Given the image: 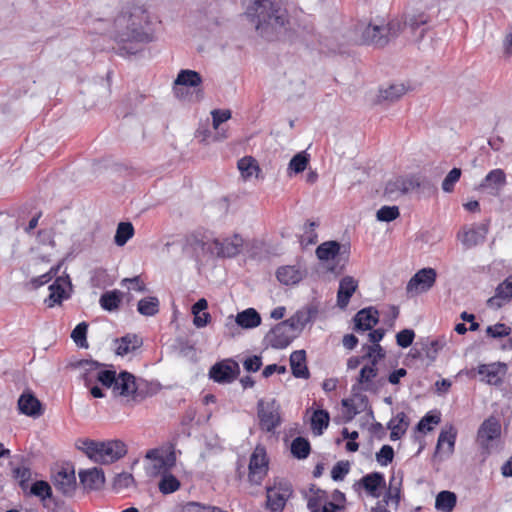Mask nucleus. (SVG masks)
<instances>
[{
  "mask_svg": "<svg viewBox=\"0 0 512 512\" xmlns=\"http://www.w3.org/2000/svg\"><path fill=\"white\" fill-rule=\"evenodd\" d=\"M318 314V309L315 306H309L305 310H298L294 316L296 319V322L300 325V327L303 329L306 324L313 321V319L316 318Z\"/></svg>",
  "mask_w": 512,
  "mask_h": 512,
  "instance_id": "obj_52",
  "label": "nucleus"
},
{
  "mask_svg": "<svg viewBox=\"0 0 512 512\" xmlns=\"http://www.w3.org/2000/svg\"><path fill=\"white\" fill-rule=\"evenodd\" d=\"M456 504V494L448 490L440 491L435 499V509L441 512H451Z\"/></svg>",
  "mask_w": 512,
  "mask_h": 512,
  "instance_id": "obj_38",
  "label": "nucleus"
},
{
  "mask_svg": "<svg viewBox=\"0 0 512 512\" xmlns=\"http://www.w3.org/2000/svg\"><path fill=\"white\" fill-rule=\"evenodd\" d=\"M213 244L205 242L199 238L196 234H190L185 238L184 250L190 249L192 253L198 258L199 252L202 254L214 255Z\"/></svg>",
  "mask_w": 512,
  "mask_h": 512,
  "instance_id": "obj_31",
  "label": "nucleus"
},
{
  "mask_svg": "<svg viewBox=\"0 0 512 512\" xmlns=\"http://www.w3.org/2000/svg\"><path fill=\"white\" fill-rule=\"evenodd\" d=\"M330 423V414L325 409H317L313 412L310 418L311 429L316 436L324 433Z\"/></svg>",
  "mask_w": 512,
  "mask_h": 512,
  "instance_id": "obj_36",
  "label": "nucleus"
},
{
  "mask_svg": "<svg viewBox=\"0 0 512 512\" xmlns=\"http://www.w3.org/2000/svg\"><path fill=\"white\" fill-rule=\"evenodd\" d=\"M202 83V76L199 72L190 69H182L179 71L174 81V92L177 97H183V88L192 87L196 88Z\"/></svg>",
  "mask_w": 512,
  "mask_h": 512,
  "instance_id": "obj_22",
  "label": "nucleus"
},
{
  "mask_svg": "<svg viewBox=\"0 0 512 512\" xmlns=\"http://www.w3.org/2000/svg\"><path fill=\"white\" fill-rule=\"evenodd\" d=\"M76 448L98 464L114 463L127 454L126 444L119 439L106 441L79 439Z\"/></svg>",
  "mask_w": 512,
  "mask_h": 512,
  "instance_id": "obj_4",
  "label": "nucleus"
},
{
  "mask_svg": "<svg viewBox=\"0 0 512 512\" xmlns=\"http://www.w3.org/2000/svg\"><path fill=\"white\" fill-rule=\"evenodd\" d=\"M387 380L384 377H380L376 380H372L369 384L365 385V387H359L358 384L352 385V392L354 393L355 397L359 399L360 405L363 406V408H366L368 406L369 400L366 395L358 394L359 391H366L373 394H377L380 389L386 384Z\"/></svg>",
  "mask_w": 512,
  "mask_h": 512,
  "instance_id": "obj_32",
  "label": "nucleus"
},
{
  "mask_svg": "<svg viewBox=\"0 0 512 512\" xmlns=\"http://www.w3.org/2000/svg\"><path fill=\"white\" fill-rule=\"evenodd\" d=\"M49 291V296L44 300V303L49 308L62 304L64 300L69 299L71 296L63 287L62 279H55V281L49 285Z\"/></svg>",
  "mask_w": 512,
  "mask_h": 512,
  "instance_id": "obj_29",
  "label": "nucleus"
},
{
  "mask_svg": "<svg viewBox=\"0 0 512 512\" xmlns=\"http://www.w3.org/2000/svg\"><path fill=\"white\" fill-rule=\"evenodd\" d=\"M262 357L260 355H251L244 359L243 367L245 371L255 373L262 367Z\"/></svg>",
  "mask_w": 512,
  "mask_h": 512,
  "instance_id": "obj_64",
  "label": "nucleus"
},
{
  "mask_svg": "<svg viewBox=\"0 0 512 512\" xmlns=\"http://www.w3.org/2000/svg\"><path fill=\"white\" fill-rule=\"evenodd\" d=\"M266 497V509L270 512H283L289 499L281 492H277L268 486H266Z\"/></svg>",
  "mask_w": 512,
  "mask_h": 512,
  "instance_id": "obj_35",
  "label": "nucleus"
},
{
  "mask_svg": "<svg viewBox=\"0 0 512 512\" xmlns=\"http://www.w3.org/2000/svg\"><path fill=\"white\" fill-rule=\"evenodd\" d=\"M268 487L273 488L277 492H281L286 498H291L293 496L292 484L285 479L276 478L273 485H268Z\"/></svg>",
  "mask_w": 512,
  "mask_h": 512,
  "instance_id": "obj_63",
  "label": "nucleus"
},
{
  "mask_svg": "<svg viewBox=\"0 0 512 512\" xmlns=\"http://www.w3.org/2000/svg\"><path fill=\"white\" fill-rule=\"evenodd\" d=\"M500 436V421L494 416L485 419L477 431V442L482 449V454L489 455L491 453V442L500 438Z\"/></svg>",
  "mask_w": 512,
  "mask_h": 512,
  "instance_id": "obj_10",
  "label": "nucleus"
},
{
  "mask_svg": "<svg viewBox=\"0 0 512 512\" xmlns=\"http://www.w3.org/2000/svg\"><path fill=\"white\" fill-rule=\"evenodd\" d=\"M315 253L320 261H335L328 270L332 273L340 274L348 262L350 244H342L336 240L325 241L316 248Z\"/></svg>",
  "mask_w": 512,
  "mask_h": 512,
  "instance_id": "obj_5",
  "label": "nucleus"
},
{
  "mask_svg": "<svg viewBox=\"0 0 512 512\" xmlns=\"http://www.w3.org/2000/svg\"><path fill=\"white\" fill-rule=\"evenodd\" d=\"M134 235V227L131 222H120L117 226L114 243L122 247L124 246Z\"/></svg>",
  "mask_w": 512,
  "mask_h": 512,
  "instance_id": "obj_46",
  "label": "nucleus"
},
{
  "mask_svg": "<svg viewBox=\"0 0 512 512\" xmlns=\"http://www.w3.org/2000/svg\"><path fill=\"white\" fill-rule=\"evenodd\" d=\"M181 486L179 479L168 471H164L158 482L159 491L168 495L177 491Z\"/></svg>",
  "mask_w": 512,
  "mask_h": 512,
  "instance_id": "obj_43",
  "label": "nucleus"
},
{
  "mask_svg": "<svg viewBox=\"0 0 512 512\" xmlns=\"http://www.w3.org/2000/svg\"><path fill=\"white\" fill-rule=\"evenodd\" d=\"M394 449L392 446L385 444L383 445L378 452H376V461L381 466H387L392 463L394 459Z\"/></svg>",
  "mask_w": 512,
  "mask_h": 512,
  "instance_id": "obj_59",
  "label": "nucleus"
},
{
  "mask_svg": "<svg viewBox=\"0 0 512 512\" xmlns=\"http://www.w3.org/2000/svg\"><path fill=\"white\" fill-rule=\"evenodd\" d=\"M245 15L255 25L257 34L269 42L294 44L305 35L295 30V21L280 0H241Z\"/></svg>",
  "mask_w": 512,
  "mask_h": 512,
  "instance_id": "obj_1",
  "label": "nucleus"
},
{
  "mask_svg": "<svg viewBox=\"0 0 512 512\" xmlns=\"http://www.w3.org/2000/svg\"><path fill=\"white\" fill-rule=\"evenodd\" d=\"M309 160L310 155L306 151L296 153L289 161L287 168L288 176L302 173L307 168Z\"/></svg>",
  "mask_w": 512,
  "mask_h": 512,
  "instance_id": "obj_42",
  "label": "nucleus"
},
{
  "mask_svg": "<svg viewBox=\"0 0 512 512\" xmlns=\"http://www.w3.org/2000/svg\"><path fill=\"white\" fill-rule=\"evenodd\" d=\"M350 471L349 461H338L331 470V478L335 482L343 481Z\"/></svg>",
  "mask_w": 512,
  "mask_h": 512,
  "instance_id": "obj_57",
  "label": "nucleus"
},
{
  "mask_svg": "<svg viewBox=\"0 0 512 512\" xmlns=\"http://www.w3.org/2000/svg\"><path fill=\"white\" fill-rule=\"evenodd\" d=\"M506 184V174L502 169H493L491 170L481 181L477 189L485 190L489 189V194L493 196H497L499 191Z\"/></svg>",
  "mask_w": 512,
  "mask_h": 512,
  "instance_id": "obj_23",
  "label": "nucleus"
},
{
  "mask_svg": "<svg viewBox=\"0 0 512 512\" xmlns=\"http://www.w3.org/2000/svg\"><path fill=\"white\" fill-rule=\"evenodd\" d=\"M269 460L264 446L258 445L249 461L248 480L252 485H260L269 470Z\"/></svg>",
  "mask_w": 512,
  "mask_h": 512,
  "instance_id": "obj_8",
  "label": "nucleus"
},
{
  "mask_svg": "<svg viewBox=\"0 0 512 512\" xmlns=\"http://www.w3.org/2000/svg\"><path fill=\"white\" fill-rule=\"evenodd\" d=\"M17 406L21 414L32 418H38L44 413L41 401L30 389L23 391L18 399Z\"/></svg>",
  "mask_w": 512,
  "mask_h": 512,
  "instance_id": "obj_16",
  "label": "nucleus"
},
{
  "mask_svg": "<svg viewBox=\"0 0 512 512\" xmlns=\"http://www.w3.org/2000/svg\"><path fill=\"white\" fill-rule=\"evenodd\" d=\"M290 451L294 458L298 460L306 459L311 452L309 440L302 436H297L292 440Z\"/></svg>",
  "mask_w": 512,
  "mask_h": 512,
  "instance_id": "obj_41",
  "label": "nucleus"
},
{
  "mask_svg": "<svg viewBox=\"0 0 512 512\" xmlns=\"http://www.w3.org/2000/svg\"><path fill=\"white\" fill-rule=\"evenodd\" d=\"M414 339L415 332L410 328H405L396 334V343L401 348H408L411 346Z\"/></svg>",
  "mask_w": 512,
  "mask_h": 512,
  "instance_id": "obj_60",
  "label": "nucleus"
},
{
  "mask_svg": "<svg viewBox=\"0 0 512 512\" xmlns=\"http://www.w3.org/2000/svg\"><path fill=\"white\" fill-rule=\"evenodd\" d=\"M119 345L117 346L115 352L119 356H124L129 352H133L140 348L143 344V341L136 334H126L121 338H117L115 340Z\"/></svg>",
  "mask_w": 512,
  "mask_h": 512,
  "instance_id": "obj_33",
  "label": "nucleus"
},
{
  "mask_svg": "<svg viewBox=\"0 0 512 512\" xmlns=\"http://www.w3.org/2000/svg\"><path fill=\"white\" fill-rule=\"evenodd\" d=\"M457 438V430L453 425H449L448 429L442 430L438 436L436 453L442 448L444 443H447L448 447L446 453L448 456L452 455L455 448Z\"/></svg>",
  "mask_w": 512,
  "mask_h": 512,
  "instance_id": "obj_39",
  "label": "nucleus"
},
{
  "mask_svg": "<svg viewBox=\"0 0 512 512\" xmlns=\"http://www.w3.org/2000/svg\"><path fill=\"white\" fill-rule=\"evenodd\" d=\"M261 315L254 308H247L241 312H238L236 317L229 316L226 320L225 326L231 337L235 336L234 330L238 327L242 329H253L261 324Z\"/></svg>",
  "mask_w": 512,
  "mask_h": 512,
  "instance_id": "obj_12",
  "label": "nucleus"
},
{
  "mask_svg": "<svg viewBox=\"0 0 512 512\" xmlns=\"http://www.w3.org/2000/svg\"><path fill=\"white\" fill-rule=\"evenodd\" d=\"M512 299V275H509L495 289V295L487 300L490 308L499 309Z\"/></svg>",
  "mask_w": 512,
  "mask_h": 512,
  "instance_id": "obj_25",
  "label": "nucleus"
},
{
  "mask_svg": "<svg viewBox=\"0 0 512 512\" xmlns=\"http://www.w3.org/2000/svg\"><path fill=\"white\" fill-rule=\"evenodd\" d=\"M21 466L12 469V477L18 480V485L24 493H27L29 481L31 480L32 471L27 465H24L25 459L21 457Z\"/></svg>",
  "mask_w": 512,
  "mask_h": 512,
  "instance_id": "obj_40",
  "label": "nucleus"
},
{
  "mask_svg": "<svg viewBox=\"0 0 512 512\" xmlns=\"http://www.w3.org/2000/svg\"><path fill=\"white\" fill-rule=\"evenodd\" d=\"M112 34L118 45L115 48L117 55H136L142 51L143 45L154 39V29L148 11L143 6H125L114 19Z\"/></svg>",
  "mask_w": 512,
  "mask_h": 512,
  "instance_id": "obj_2",
  "label": "nucleus"
},
{
  "mask_svg": "<svg viewBox=\"0 0 512 512\" xmlns=\"http://www.w3.org/2000/svg\"><path fill=\"white\" fill-rule=\"evenodd\" d=\"M295 334L291 333L284 323L279 322L272 327L264 337V341L274 349H284L290 345Z\"/></svg>",
  "mask_w": 512,
  "mask_h": 512,
  "instance_id": "obj_15",
  "label": "nucleus"
},
{
  "mask_svg": "<svg viewBox=\"0 0 512 512\" xmlns=\"http://www.w3.org/2000/svg\"><path fill=\"white\" fill-rule=\"evenodd\" d=\"M291 373L295 378L309 379L310 371L306 363V351L295 350L291 353L290 358Z\"/></svg>",
  "mask_w": 512,
  "mask_h": 512,
  "instance_id": "obj_27",
  "label": "nucleus"
},
{
  "mask_svg": "<svg viewBox=\"0 0 512 512\" xmlns=\"http://www.w3.org/2000/svg\"><path fill=\"white\" fill-rule=\"evenodd\" d=\"M437 278L436 270L430 267L417 271L408 281L406 291L408 294L416 295L430 290Z\"/></svg>",
  "mask_w": 512,
  "mask_h": 512,
  "instance_id": "obj_14",
  "label": "nucleus"
},
{
  "mask_svg": "<svg viewBox=\"0 0 512 512\" xmlns=\"http://www.w3.org/2000/svg\"><path fill=\"white\" fill-rule=\"evenodd\" d=\"M214 255L218 258H235L238 256L244 246V239L238 233H234L231 237L223 240L215 238L212 241Z\"/></svg>",
  "mask_w": 512,
  "mask_h": 512,
  "instance_id": "obj_13",
  "label": "nucleus"
},
{
  "mask_svg": "<svg viewBox=\"0 0 512 512\" xmlns=\"http://www.w3.org/2000/svg\"><path fill=\"white\" fill-rule=\"evenodd\" d=\"M461 175L462 170L460 168H452L442 182V190L446 193L453 192L454 186L459 181Z\"/></svg>",
  "mask_w": 512,
  "mask_h": 512,
  "instance_id": "obj_53",
  "label": "nucleus"
},
{
  "mask_svg": "<svg viewBox=\"0 0 512 512\" xmlns=\"http://www.w3.org/2000/svg\"><path fill=\"white\" fill-rule=\"evenodd\" d=\"M123 298L120 290L114 289L101 294L99 304L105 311L112 312L119 308Z\"/></svg>",
  "mask_w": 512,
  "mask_h": 512,
  "instance_id": "obj_37",
  "label": "nucleus"
},
{
  "mask_svg": "<svg viewBox=\"0 0 512 512\" xmlns=\"http://www.w3.org/2000/svg\"><path fill=\"white\" fill-rule=\"evenodd\" d=\"M308 491L312 493V496L308 497L307 492H303V497L307 499L308 510L310 512H320L322 502L329 498L328 492L315 484H310Z\"/></svg>",
  "mask_w": 512,
  "mask_h": 512,
  "instance_id": "obj_30",
  "label": "nucleus"
},
{
  "mask_svg": "<svg viewBox=\"0 0 512 512\" xmlns=\"http://www.w3.org/2000/svg\"><path fill=\"white\" fill-rule=\"evenodd\" d=\"M405 93V86L403 84H392L386 89H380L379 101H396Z\"/></svg>",
  "mask_w": 512,
  "mask_h": 512,
  "instance_id": "obj_50",
  "label": "nucleus"
},
{
  "mask_svg": "<svg viewBox=\"0 0 512 512\" xmlns=\"http://www.w3.org/2000/svg\"><path fill=\"white\" fill-rule=\"evenodd\" d=\"M134 483V477L132 474L127 472H122L117 474L112 483V488L114 491L119 492L122 489L128 488L131 484Z\"/></svg>",
  "mask_w": 512,
  "mask_h": 512,
  "instance_id": "obj_58",
  "label": "nucleus"
},
{
  "mask_svg": "<svg viewBox=\"0 0 512 512\" xmlns=\"http://www.w3.org/2000/svg\"><path fill=\"white\" fill-rule=\"evenodd\" d=\"M353 321L356 332L371 330L379 323V311L374 306L362 308L354 315Z\"/></svg>",
  "mask_w": 512,
  "mask_h": 512,
  "instance_id": "obj_19",
  "label": "nucleus"
},
{
  "mask_svg": "<svg viewBox=\"0 0 512 512\" xmlns=\"http://www.w3.org/2000/svg\"><path fill=\"white\" fill-rule=\"evenodd\" d=\"M160 302L155 296L142 298L137 303V311L143 316H154L159 312Z\"/></svg>",
  "mask_w": 512,
  "mask_h": 512,
  "instance_id": "obj_44",
  "label": "nucleus"
},
{
  "mask_svg": "<svg viewBox=\"0 0 512 512\" xmlns=\"http://www.w3.org/2000/svg\"><path fill=\"white\" fill-rule=\"evenodd\" d=\"M237 167L245 178L251 177L255 171H259L257 161L252 156H245L238 160Z\"/></svg>",
  "mask_w": 512,
  "mask_h": 512,
  "instance_id": "obj_51",
  "label": "nucleus"
},
{
  "mask_svg": "<svg viewBox=\"0 0 512 512\" xmlns=\"http://www.w3.org/2000/svg\"><path fill=\"white\" fill-rule=\"evenodd\" d=\"M360 486L367 494L373 498H379L382 494V489L386 487L384 474L381 472H371L364 475L353 487Z\"/></svg>",
  "mask_w": 512,
  "mask_h": 512,
  "instance_id": "obj_17",
  "label": "nucleus"
},
{
  "mask_svg": "<svg viewBox=\"0 0 512 512\" xmlns=\"http://www.w3.org/2000/svg\"><path fill=\"white\" fill-rule=\"evenodd\" d=\"M489 230V220L484 223L474 225L468 230H464L462 234H458L462 245L465 249H471L485 241Z\"/></svg>",
  "mask_w": 512,
  "mask_h": 512,
  "instance_id": "obj_18",
  "label": "nucleus"
},
{
  "mask_svg": "<svg viewBox=\"0 0 512 512\" xmlns=\"http://www.w3.org/2000/svg\"><path fill=\"white\" fill-rule=\"evenodd\" d=\"M441 421V414L439 411L427 412L416 424L415 430L420 433H426L433 430L432 425H437Z\"/></svg>",
  "mask_w": 512,
  "mask_h": 512,
  "instance_id": "obj_45",
  "label": "nucleus"
},
{
  "mask_svg": "<svg viewBox=\"0 0 512 512\" xmlns=\"http://www.w3.org/2000/svg\"><path fill=\"white\" fill-rule=\"evenodd\" d=\"M341 405L344 409V411H343L344 423L351 422L356 417V415H358L360 413V411L357 409V407L353 403L352 399H348V398L342 399Z\"/></svg>",
  "mask_w": 512,
  "mask_h": 512,
  "instance_id": "obj_61",
  "label": "nucleus"
},
{
  "mask_svg": "<svg viewBox=\"0 0 512 512\" xmlns=\"http://www.w3.org/2000/svg\"><path fill=\"white\" fill-rule=\"evenodd\" d=\"M73 368H83L84 372L81 375V379L84 382V385L88 388L93 383V377L91 376V372L97 370L104 366L103 363H100L93 359H81L74 363H71Z\"/></svg>",
  "mask_w": 512,
  "mask_h": 512,
  "instance_id": "obj_34",
  "label": "nucleus"
},
{
  "mask_svg": "<svg viewBox=\"0 0 512 512\" xmlns=\"http://www.w3.org/2000/svg\"><path fill=\"white\" fill-rule=\"evenodd\" d=\"M96 380L104 387L113 389L115 380H117V373L114 369H102L97 372Z\"/></svg>",
  "mask_w": 512,
  "mask_h": 512,
  "instance_id": "obj_56",
  "label": "nucleus"
},
{
  "mask_svg": "<svg viewBox=\"0 0 512 512\" xmlns=\"http://www.w3.org/2000/svg\"><path fill=\"white\" fill-rule=\"evenodd\" d=\"M431 20L429 14L424 11L406 13L404 19H392L386 25H376L370 22L358 21L354 25L355 37L353 40L362 45H372L376 48H384L388 43L396 39L403 31L409 30L416 41H421L428 30L425 27Z\"/></svg>",
  "mask_w": 512,
  "mask_h": 512,
  "instance_id": "obj_3",
  "label": "nucleus"
},
{
  "mask_svg": "<svg viewBox=\"0 0 512 512\" xmlns=\"http://www.w3.org/2000/svg\"><path fill=\"white\" fill-rule=\"evenodd\" d=\"M358 282L352 276H345L339 282L337 291V306L340 309H345L356 289Z\"/></svg>",
  "mask_w": 512,
  "mask_h": 512,
  "instance_id": "obj_26",
  "label": "nucleus"
},
{
  "mask_svg": "<svg viewBox=\"0 0 512 512\" xmlns=\"http://www.w3.org/2000/svg\"><path fill=\"white\" fill-rule=\"evenodd\" d=\"M306 272L296 266H282L276 271L277 280L284 285L298 284L305 276Z\"/></svg>",
  "mask_w": 512,
  "mask_h": 512,
  "instance_id": "obj_28",
  "label": "nucleus"
},
{
  "mask_svg": "<svg viewBox=\"0 0 512 512\" xmlns=\"http://www.w3.org/2000/svg\"><path fill=\"white\" fill-rule=\"evenodd\" d=\"M26 495L37 497L42 503L44 508H48V501L53 502V499H57L54 496L52 486L50 482L46 480H35L28 487Z\"/></svg>",
  "mask_w": 512,
  "mask_h": 512,
  "instance_id": "obj_24",
  "label": "nucleus"
},
{
  "mask_svg": "<svg viewBox=\"0 0 512 512\" xmlns=\"http://www.w3.org/2000/svg\"><path fill=\"white\" fill-rule=\"evenodd\" d=\"M240 375V366L235 360L228 358L216 362L209 369L208 376L219 384L232 383Z\"/></svg>",
  "mask_w": 512,
  "mask_h": 512,
  "instance_id": "obj_11",
  "label": "nucleus"
},
{
  "mask_svg": "<svg viewBox=\"0 0 512 512\" xmlns=\"http://www.w3.org/2000/svg\"><path fill=\"white\" fill-rule=\"evenodd\" d=\"M512 329L511 327L507 326L504 323H496L495 325H490L486 328V334L487 336L499 339L503 337H507L511 334Z\"/></svg>",
  "mask_w": 512,
  "mask_h": 512,
  "instance_id": "obj_55",
  "label": "nucleus"
},
{
  "mask_svg": "<svg viewBox=\"0 0 512 512\" xmlns=\"http://www.w3.org/2000/svg\"><path fill=\"white\" fill-rule=\"evenodd\" d=\"M89 324L85 321L76 325L71 332V338L79 348L87 349L89 344L87 342V332Z\"/></svg>",
  "mask_w": 512,
  "mask_h": 512,
  "instance_id": "obj_48",
  "label": "nucleus"
},
{
  "mask_svg": "<svg viewBox=\"0 0 512 512\" xmlns=\"http://www.w3.org/2000/svg\"><path fill=\"white\" fill-rule=\"evenodd\" d=\"M401 484L402 478L396 483V477L394 475L390 478V486L386 491L382 502L388 505L390 502L394 503L398 507L401 498Z\"/></svg>",
  "mask_w": 512,
  "mask_h": 512,
  "instance_id": "obj_47",
  "label": "nucleus"
},
{
  "mask_svg": "<svg viewBox=\"0 0 512 512\" xmlns=\"http://www.w3.org/2000/svg\"><path fill=\"white\" fill-rule=\"evenodd\" d=\"M378 375V368L375 367V361H371L370 364L364 365L359 372L357 382L359 387H365Z\"/></svg>",
  "mask_w": 512,
  "mask_h": 512,
  "instance_id": "obj_49",
  "label": "nucleus"
},
{
  "mask_svg": "<svg viewBox=\"0 0 512 512\" xmlns=\"http://www.w3.org/2000/svg\"><path fill=\"white\" fill-rule=\"evenodd\" d=\"M80 484L85 490L98 491L105 484V474L102 468L93 467L79 471Z\"/></svg>",
  "mask_w": 512,
  "mask_h": 512,
  "instance_id": "obj_21",
  "label": "nucleus"
},
{
  "mask_svg": "<svg viewBox=\"0 0 512 512\" xmlns=\"http://www.w3.org/2000/svg\"><path fill=\"white\" fill-rule=\"evenodd\" d=\"M400 215L397 206H382L376 213V218L381 222H391L397 219Z\"/></svg>",
  "mask_w": 512,
  "mask_h": 512,
  "instance_id": "obj_54",
  "label": "nucleus"
},
{
  "mask_svg": "<svg viewBox=\"0 0 512 512\" xmlns=\"http://www.w3.org/2000/svg\"><path fill=\"white\" fill-rule=\"evenodd\" d=\"M211 116L213 127L217 130L222 123L231 118L232 112L229 109H214L211 111Z\"/></svg>",
  "mask_w": 512,
  "mask_h": 512,
  "instance_id": "obj_62",
  "label": "nucleus"
},
{
  "mask_svg": "<svg viewBox=\"0 0 512 512\" xmlns=\"http://www.w3.org/2000/svg\"><path fill=\"white\" fill-rule=\"evenodd\" d=\"M143 386H147V382L144 379H136L132 373L123 370L117 374L113 393L116 396H132L134 400H142L148 395V393L143 390Z\"/></svg>",
  "mask_w": 512,
  "mask_h": 512,
  "instance_id": "obj_6",
  "label": "nucleus"
},
{
  "mask_svg": "<svg viewBox=\"0 0 512 512\" xmlns=\"http://www.w3.org/2000/svg\"><path fill=\"white\" fill-rule=\"evenodd\" d=\"M477 372L479 375L485 376L482 381L489 385L500 386L503 383V376L507 372V364L503 362L480 364L477 367Z\"/></svg>",
  "mask_w": 512,
  "mask_h": 512,
  "instance_id": "obj_20",
  "label": "nucleus"
},
{
  "mask_svg": "<svg viewBox=\"0 0 512 512\" xmlns=\"http://www.w3.org/2000/svg\"><path fill=\"white\" fill-rule=\"evenodd\" d=\"M50 482L64 497H74L78 487L74 466H63L57 471H51Z\"/></svg>",
  "mask_w": 512,
  "mask_h": 512,
  "instance_id": "obj_7",
  "label": "nucleus"
},
{
  "mask_svg": "<svg viewBox=\"0 0 512 512\" xmlns=\"http://www.w3.org/2000/svg\"><path fill=\"white\" fill-rule=\"evenodd\" d=\"M279 409L280 406L275 399L268 402L266 406L263 399L258 400L257 414L262 430L266 432H273L275 428L281 424Z\"/></svg>",
  "mask_w": 512,
  "mask_h": 512,
  "instance_id": "obj_9",
  "label": "nucleus"
}]
</instances>
